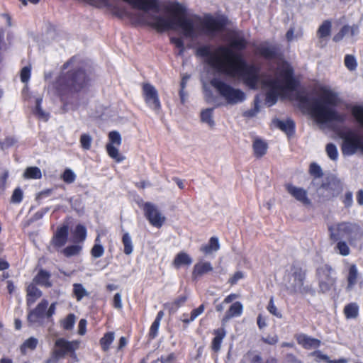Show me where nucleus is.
Masks as SVG:
<instances>
[{
    "label": "nucleus",
    "mask_w": 363,
    "mask_h": 363,
    "mask_svg": "<svg viewBox=\"0 0 363 363\" xmlns=\"http://www.w3.org/2000/svg\"><path fill=\"white\" fill-rule=\"evenodd\" d=\"M60 84L71 94L84 91L90 84V78L84 69L69 72L60 79Z\"/></svg>",
    "instance_id": "nucleus-6"
},
{
    "label": "nucleus",
    "mask_w": 363,
    "mask_h": 363,
    "mask_svg": "<svg viewBox=\"0 0 363 363\" xmlns=\"http://www.w3.org/2000/svg\"><path fill=\"white\" fill-rule=\"evenodd\" d=\"M160 325V322L155 320L150 329V336L152 338H155L157 335Z\"/></svg>",
    "instance_id": "nucleus-54"
},
{
    "label": "nucleus",
    "mask_w": 363,
    "mask_h": 363,
    "mask_svg": "<svg viewBox=\"0 0 363 363\" xmlns=\"http://www.w3.org/2000/svg\"><path fill=\"white\" fill-rule=\"evenodd\" d=\"M298 342L307 349L318 347L320 345V340L311 338L305 335H300L297 337Z\"/></svg>",
    "instance_id": "nucleus-20"
},
{
    "label": "nucleus",
    "mask_w": 363,
    "mask_h": 363,
    "mask_svg": "<svg viewBox=\"0 0 363 363\" xmlns=\"http://www.w3.org/2000/svg\"><path fill=\"white\" fill-rule=\"evenodd\" d=\"M343 203L345 207L349 208L352 205L353 198L352 192H347L345 195Z\"/></svg>",
    "instance_id": "nucleus-61"
},
{
    "label": "nucleus",
    "mask_w": 363,
    "mask_h": 363,
    "mask_svg": "<svg viewBox=\"0 0 363 363\" xmlns=\"http://www.w3.org/2000/svg\"><path fill=\"white\" fill-rule=\"evenodd\" d=\"M68 227L63 225L57 228L55 236L52 238V244L58 247L63 246L67 240Z\"/></svg>",
    "instance_id": "nucleus-18"
},
{
    "label": "nucleus",
    "mask_w": 363,
    "mask_h": 363,
    "mask_svg": "<svg viewBox=\"0 0 363 363\" xmlns=\"http://www.w3.org/2000/svg\"><path fill=\"white\" fill-rule=\"evenodd\" d=\"M73 294L76 299L79 301L84 297L88 296L89 293L82 284L75 283L73 284Z\"/></svg>",
    "instance_id": "nucleus-30"
},
{
    "label": "nucleus",
    "mask_w": 363,
    "mask_h": 363,
    "mask_svg": "<svg viewBox=\"0 0 363 363\" xmlns=\"http://www.w3.org/2000/svg\"><path fill=\"white\" fill-rule=\"evenodd\" d=\"M23 199V191L19 189L16 188L11 196V201L14 203H20Z\"/></svg>",
    "instance_id": "nucleus-53"
},
{
    "label": "nucleus",
    "mask_w": 363,
    "mask_h": 363,
    "mask_svg": "<svg viewBox=\"0 0 363 363\" xmlns=\"http://www.w3.org/2000/svg\"><path fill=\"white\" fill-rule=\"evenodd\" d=\"M345 65L350 70H354L357 67L355 58L352 55H347L345 58Z\"/></svg>",
    "instance_id": "nucleus-51"
},
{
    "label": "nucleus",
    "mask_w": 363,
    "mask_h": 363,
    "mask_svg": "<svg viewBox=\"0 0 363 363\" xmlns=\"http://www.w3.org/2000/svg\"><path fill=\"white\" fill-rule=\"evenodd\" d=\"M258 111H259L258 108L257 106H255V108H253L252 109L245 111L243 113V116L250 118L255 116L257 115V113H258Z\"/></svg>",
    "instance_id": "nucleus-63"
},
{
    "label": "nucleus",
    "mask_w": 363,
    "mask_h": 363,
    "mask_svg": "<svg viewBox=\"0 0 363 363\" xmlns=\"http://www.w3.org/2000/svg\"><path fill=\"white\" fill-rule=\"evenodd\" d=\"M358 277V270L355 264L350 265L347 276V288L352 289L357 283Z\"/></svg>",
    "instance_id": "nucleus-28"
},
{
    "label": "nucleus",
    "mask_w": 363,
    "mask_h": 363,
    "mask_svg": "<svg viewBox=\"0 0 363 363\" xmlns=\"http://www.w3.org/2000/svg\"><path fill=\"white\" fill-rule=\"evenodd\" d=\"M142 91L143 96L147 106L155 113L158 114L161 110V103L156 88L150 83H143Z\"/></svg>",
    "instance_id": "nucleus-10"
},
{
    "label": "nucleus",
    "mask_w": 363,
    "mask_h": 363,
    "mask_svg": "<svg viewBox=\"0 0 363 363\" xmlns=\"http://www.w3.org/2000/svg\"><path fill=\"white\" fill-rule=\"evenodd\" d=\"M331 23L329 21H325L319 28L318 35L319 38H324L330 34Z\"/></svg>",
    "instance_id": "nucleus-40"
},
{
    "label": "nucleus",
    "mask_w": 363,
    "mask_h": 363,
    "mask_svg": "<svg viewBox=\"0 0 363 363\" xmlns=\"http://www.w3.org/2000/svg\"><path fill=\"white\" fill-rule=\"evenodd\" d=\"M258 50L260 55L267 58L274 57L277 52L276 48L268 43L261 45Z\"/></svg>",
    "instance_id": "nucleus-29"
},
{
    "label": "nucleus",
    "mask_w": 363,
    "mask_h": 363,
    "mask_svg": "<svg viewBox=\"0 0 363 363\" xmlns=\"http://www.w3.org/2000/svg\"><path fill=\"white\" fill-rule=\"evenodd\" d=\"M41 101H42L41 98L38 99L36 100V105H35V108L34 110V114L39 119L43 120L44 121H47L49 118V114L42 109V108L40 106Z\"/></svg>",
    "instance_id": "nucleus-36"
},
{
    "label": "nucleus",
    "mask_w": 363,
    "mask_h": 363,
    "mask_svg": "<svg viewBox=\"0 0 363 363\" xmlns=\"http://www.w3.org/2000/svg\"><path fill=\"white\" fill-rule=\"evenodd\" d=\"M31 67L30 66H26L22 68L20 72L21 81L23 83H28L30 77Z\"/></svg>",
    "instance_id": "nucleus-46"
},
{
    "label": "nucleus",
    "mask_w": 363,
    "mask_h": 363,
    "mask_svg": "<svg viewBox=\"0 0 363 363\" xmlns=\"http://www.w3.org/2000/svg\"><path fill=\"white\" fill-rule=\"evenodd\" d=\"M297 100L299 106L307 111L320 128H325L332 122H342L345 119V116L334 108L339 102V98L329 88L321 87L315 96L299 94Z\"/></svg>",
    "instance_id": "nucleus-3"
},
{
    "label": "nucleus",
    "mask_w": 363,
    "mask_h": 363,
    "mask_svg": "<svg viewBox=\"0 0 363 363\" xmlns=\"http://www.w3.org/2000/svg\"><path fill=\"white\" fill-rule=\"evenodd\" d=\"M204 311L203 305H201L199 308L192 311L191 313L190 320H194Z\"/></svg>",
    "instance_id": "nucleus-60"
},
{
    "label": "nucleus",
    "mask_w": 363,
    "mask_h": 363,
    "mask_svg": "<svg viewBox=\"0 0 363 363\" xmlns=\"http://www.w3.org/2000/svg\"><path fill=\"white\" fill-rule=\"evenodd\" d=\"M334 250L336 253L344 257L349 256L351 252L348 244L343 240L337 241Z\"/></svg>",
    "instance_id": "nucleus-27"
},
{
    "label": "nucleus",
    "mask_w": 363,
    "mask_h": 363,
    "mask_svg": "<svg viewBox=\"0 0 363 363\" xmlns=\"http://www.w3.org/2000/svg\"><path fill=\"white\" fill-rule=\"evenodd\" d=\"M114 340V333H107L104 335V336L101 339L100 344L104 351H108L110 345L113 342Z\"/></svg>",
    "instance_id": "nucleus-37"
},
{
    "label": "nucleus",
    "mask_w": 363,
    "mask_h": 363,
    "mask_svg": "<svg viewBox=\"0 0 363 363\" xmlns=\"http://www.w3.org/2000/svg\"><path fill=\"white\" fill-rule=\"evenodd\" d=\"M23 177L25 179H37L42 177L40 169L37 167H30L26 169Z\"/></svg>",
    "instance_id": "nucleus-32"
},
{
    "label": "nucleus",
    "mask_w": 363,
    "mask_h": 363,
    "mask_svg": "<svg viewBox=\"0 0 363 363\" xmlns=\"http://www.w3.org/2000/svg\"><path fill=\"white\" fill-rule=\"evenodd\" d=\"M79 142L81 147L84 150H88L91 148V146L92 137L87 133H84L81 135Z\"/></svg>",
    "instance_id": "nucleus-43"
},
{
    "label": "nucleus",
    "mask_w": 363,
    "mask_h": 363,
    "mask_svg": "<svg viewBox=\"0 0 363 363\" xmlns=\"http://www.w3.org/2000/svg\"><path fill=\"white\" fill-rule=\"evenodd\" d=\"M267 310L268 311L274 315V316L279 318H282V315L281 313L279 311L278 308H277V306H275L274 303V298L273 297H271L270 299H269V304L267 306Z\"/></svg>",
    "instance_id": "nucleus-47"
},
{
    "label": "nucleus",
    "mask_w": 363,
    "mask_h": 363,
    "mask_svg": "<svg viewBox=\"0 0 363 363\" xmlns=\"http://www.w3.org/2000/svg\"><path fill=\"white\" fill-rule=\"evenodd\" d=\"M342 139V151L345 155H352L360 150L363 153V140L353 131H347L341 135Z\"/></svg>",
    "instance_id": "nucleus-8"
},
{
    "label": "nucleus",
    "mask_w": 363,
    "mask_h": 363,
    "mask_svg": "<svg viewBox=\"0 0 363 363\" xmlns=\"http://www.w3.org/2000/svg\"><path fill=\"white\" fill-rule=\"evenodd\" d=\"M171 41L177 48H179V54L182 55L184 50L182 39L180 38H172Z\"/></svg>",
    "instance_id": "nucleus-55"
},
{
    "label": "nucleus",
    "mask_w": 363,
    "mask_h": 363,
    "mask_svg": "<svg viewBox=\"0 0 363 363\" xmlns=\"http://www.w3.org/2000/svg\"><path fill=\"white\" fill-rule=\"evenodd\" d=\"M48 306V301L45 299L42 300L37 305L36 308L29 313L28 316L29 322L33 323L40 322V320L45 315V310Z\"/></svg>",
    "instance_id": "nucleus-16"
},
{
    "label": "nucleus",
    "mask_w": 363,
    "mask_h": 363,
    "mask_svg": "<svg viewBox=\"0 0 363 363\" xmlns=\"http://www.w3.org/2000/svg\"><path fill=\"white\" fill-rule=\"evenodd\" d=\"M196 55L202 57L212 69L238 78L251 89L260 88L265 90L266 101L269 106L276 102L278 96L284 94L295 86L292 68L287 63L280 66L275 77L272 79L260 73L257 66L247 63L230 48L201 46L196 50Z\"/></svg>",
    "instance_id": "nucleus-1"
},
{
    "label": "nucleus",
    "mask_w": 363,
    "mask_h": 363,
    "mask_svg": "<svg viewBox=\"0 0 363 363\" xmlns=\"http://www.w3.org/2000/svg\"><path fill=\"white\" fill-rule=\"evenodd\" d=\"M122 242L124 245V253L125 255H130L133 251V246L132 239L128 233H125L122 238Z\"/></svg>",
    "instance_id": "nucleus-33"
},
{
    "label": "nucleus",
    "mask_w": 363,
    "mask_h": 363,
    "mask_svg": "<svg viewBox=\"0 0 363 363\" xmlns=\"http://www.w3.org/2000/svg\"><path fill=\"white\" fill-rule=\"evenodd\" d=\"M305 273L302 269L293 267L291 272L285 277V284L289 290L292 293H301L303 291Z\"/></svg>",
    "instance_id": "nucleus-9"
},
{
    "label": "nucleus",
    "mask_w": 363,
    "mask_h": 363,
    "mask_svg": "<svg viewBox=\"0 0 363 363\" xmlns=\"http://www.w3.org/2000/svg\"><path fill=\"white\" fill-rule=\"evenodd\" d=\"M62 179L67 184H72L75 181L76 174L70 169H66L61 176Z\"/></svg>",
    "instance_id": "nucleus-44"
},
{
    "label": "nucleus",
    "mask_w": 363,
    "mask_h": 363,
    "mask_svg": "<svg viewBox=\"0 0 363 363\" xmlns=\"http://www.w3.org/2000/svg\"><path fill=\"white\" fill-rule=\"evenodd\" d=\"M82 250V247L77 245L68 246L63 250V253L67 257L77 255Z\"/></svg>",
    "instance_id": "nucleus-45"
},
{
    "label": "nucleus",
    "mask_w": 363,
    "mask_h": 363,
    "mask_svg": "<svg viewBox=\"0 0 363 363\" xmlns=\"http://www.w3.org/2000/svg\"><path fill=\"white\" fill-rule=\"evenodd\" d=\"M16 143V140L15 138L12 137L6 138L4 141L1 142V148H8L11 146H13Z\"/></svg>",
    "instance_id": "nucleus-57"
},
{
    "label": "nucleus",
    "mask_w": 363,
    "mask_h": 363,
    "mask_svg": "<svg viewBox=\"0 0 363 363\" xmlns=\"http://www.w3.org/2000/svg\"><path fill=\"white\" fill-rule=\"evenodd\" d=\"M143 208L146 218L152 225L156 228L162 227L165 222L166 218L155 204L149 202L145 203Z\"/></svg>",
    "instance_id": "nucleus-12"
},
{
    "label": "nucleus",
    "mask_w": 363,
    "mask_h": 363,
    "mask_svg": "<svg viewBox=\"0 0 363 363\" xmlns=\"http://www.w3.org/2000/svg\"><path fill=\"white\" fill-rule=\"evenodd\" d=\"M192 262V259L186 252H181L178 253L172 262L173 266L179 269L182 266H189Z\"/></svg>",
    "instance_id": "nucleus-21"
},
{
    "label": "nucleus",
    "mask_w": 363,
    "mask_h": 363,
    "mask_svg": "<svg viewBox=\"0 0 363 363\" xmlns=\"http://www.w3.org/2000/svg\"><path fill=\"white\" fill-rule=\"evenodd\" d=\"M275 127L284 131L288 135L292 134L294 131V123L290 120L281 121L276 119L273 121Z\"/></svg>",
    "instance_id": "nucleus-24"
},
{
    "label": "nucleus",
    "mask_w": 363,
    "mask_h": 363,
    "mask_svg": "<svg viewBox=\"0 0 363 363\" xmlns=\"http://www.w3.org/2000/svg\"><path fill=\"white\" fill-rule=\"evenodd\" d=\"M86 320L81 319L78 325V333L84 335L86 333Z\"/></svg>",
    "instance_id": "nucleus-62"
},
{
    "label": "nucleus",
    "mask_w": 363,
    "mask_h": 363,
    "mask_svg": "<svg viewBox=\"0 0 363 363\" xmlns=\"http://www.w3.org/2000/svg\"><path fill=\"white\" fill-rule=\"evenodd\" d=\"M113 302V306L116 309H121L122 308L123 303H122V297H121V294L117 293V294H116L114 295Z\"/></svg>",
    "instance_id": "nucleus-58"
},
{
    "label": "nucleus",
    "mask_w": 363,
    "mask_h": 363,
    "mask_svg": "<svg viewBox=\"0 0 363 363\" xmlns=\"http://www.w3.org/2000/svg\"><path fill=\"white\" fill-rule=\"evenodd\" d=\"M42 296V292L34 285L30 284L27 287V303L33 304Z\"/></svg>",
    "instance_id": "nucleus-23"
},
{
    "label": "nucleus",
    "mask_w": 363,
    "mask_h": 363,
    "mask_svg": "<svg viewBox=\"0 0 363 363\" xmlns=\"http://www.w3.org/2000/svg\"><path fill=\"white\" fill-rule=\"evenodd\" d=\"M286 188L287 192L297 201L301 203L303 206H311V201L308 198V192L306 189L293 184H287Z\"/></svg>",
    "instance_id": "nucleus-14"
},
{
    "label": "nucleus",
    "mask_w": 363,
    "mask_h": 363,
    "mask_svg": "<svg viewBox=\"0 0 363 363\" xmlns=\"http://www.w3.org/2000/svg\"><path fill=\"white\" fill-rule=\"evenodd\" d=\"M243 306L240 302H235L233 303L230 308L226 311L224 318H223V323L228 322L230 318L240 316L242 313Z\"/></svg>",
    "instance_id": "nucleus-19"
},
{
    "label": "nucleus",
    "mask_w": 363,
    "mask_h": 363,
    "mask_svg": "<svg viewBox=\"0 0 363 363\" xmlns=\"http://www.w3.org/2000/svg\"><path fill=\"white\" fill-rule=\"evenodd\" d=\"M352 115L363 127V106H355L352 111Z\"/></svg>",
    "instance_id": "nucleus-49"
},
{
    "label": "nucleus",
    "mask_w": 363,
    "mask_h": 363,
    "mask_svg": "<svg viewBox=\"0 0 363 363\" xmlns=\"http://www.w3.org/2000/svg\"><path fill=\"white\" fill-rule=\"evenodd\" d=\"M344 313L347 318H356L358 314V306L355 303L348 304L345 307Z\"/></svg>",
    "instance_id": "nucleus-38"
},
{
    "label": "nucleus",
    "mask_w": 363,
    "mask_h": 363,
    "mask_svg": "<svg viewBox=\"0 0 363 363\" xmlns=\"http://www.w3.org/2000/svg\"><path fill=\"white\" fill-rule=\"evenodd\" d=\"M311 355L315 357V360L316 362L325 361L328 362V361H330L329 357L320 351L314 352L311 354Z\"/></svg>",
    "instance_id": "nucleus-56"
},
{
    "label": "nucleus",
    "mask_w": 363,
    "mask_h": 363,
    "mask_svg": "<svg viewBox=\"0 0 363 363\" xmlns=\"http://www.w3.org/2000/svg\"><path fill=\"white\" fill-rule=\"evenodd\" d=\"M86 237V230L84 226L78 225L74 231V240L76 242H83Z\"/></svg>",
    "instance_id": "nucleus-39"
},
{
    "label": "nucleus",
    "mask_w": 363,
    "mask_h": 363,
    "mask_svg": "<svg viewBox=\"0 0 363 363\" xmlns=\"http://www.w3.org/2000/svg\"><path fill=\"white\" fill-rule=\"evenodd\" d=\"M34 281L45 286L49 287L51 286V283L49 281V274L45 271L39 272L35 277Z\"/></svg>",
    "instance_id": "nucleus-34"
},
{
    "label": "nucleus",
    "mask_w": 363,
    "mask_h": 363,
    "mask_svg": "<svg viewBox=\"0 0 363 363\" xmlns=\"http://www.w3.org/2000/svg\"><path fill=\"white\" fill-rule=\"evenodd\" d=\"M38 340L34 337H30L26 340L21 347L23 353H26L27 350H33L36 347Z\"/></svg>",
    "instance_id": "nucleus-42"
},
{
    "label": "nucleus",
    "mask_w": 363,
    "mask_h": 363,
    "mask_svg": "<svg viewBox=\"0 0 363 363\" xmlns=\"http://www.w3.org/2000/svg\"><path fill=\"white\" fill-rule=\"evenodd\" d=\"M328 228L330 240L337 241L347 239L350 245L361 240L363 235L362 228L351 222H336L329 225Z\"/></svg>",
    "instance_id": "nucleus-5"
},
{
    "label": "nucleus",
    "mask_w": 363,
    "mask_h": 363,
    "mask_svg": "<svg viewBox=\"0 0 363 363\" xmlns=\"http://www.w3.org/2000/svg\"><path fill=\"white\" fill-rule=\"evenodd\" d=\"M326 152L328 156L333 160H336L338 157L337 149L333 144L327 145Z\"/></svg>",
    "instance_id": "nucleus-48"
},
{
    "label": "nucleus",
    "mask_w": 363,
    "mask_h": 363,
    "mask_svg": "<svg viewBox=\"0 0 363 363\" xmlns=\"http://www.w3.org/2000/svg\"><path fill=\"white\" fill-rule=\"evenodd\" d=\"M168 16L154 17L152 24L160 31L179 30L184 38L194 40L202 33L211 35L225 26L223 18L206 16L203 20L197 17H184L185 8L174 2L167 6Z\"/></svg>",
    "instance_id": "nucleus-2"
},
{
    "label": "nucleus",
    "mask_w": 363,
    "mask_h": 363,
    "mask_svg": "<svg viewBox=\"0 0 363 363\" xmlns=\"http://www.w3.org/2000/svg\"><path fill=\"white\" fill-rule=\"evenodd\" d=\"M220 248L218 239L212 237L208 242L201 247V250L206 255H211L213 252H217Z\"/></svg>",
    "instance_id": "nucleus-22"
},
{
    "label": "nucleus",
    "mask_w": 363,
    "mask_h": 363,
    "mask_svg": "<svg viewBox=\"0 0 363 363\" xmlns=\"http://www.w3.org/2000/svg\"><path fill=\"white\" fill-rule=\"evenodd\" d=\"M268 145L266 142L255 139L253 143V150L256 157H260L264 155L267 151Z\"/></svg>",
    "instance_id": "nucleus-25"
},
{
    "label": "nucleus",
    "mask_w": 363,
    "mask_h": 363,
    "mask_svg": "<svg viewBox=\"0 0 363 363\" xmlns=\"http://www.w3.org/2000/svg\"><path fill=\"white\" fill-rule=\"evenodd\" d=\"M76 317L74 314H69L63 320H62V325L65 330H72L74 325Z\"/></svg>",
    "instance_id": "nucleus-41"
},
{
    "label": "nucleus",
    "mask_w": 363,
    "mask_h": 363,
    "mask_svg": "<svg viewBox=\"0 0 363 363\" xmlns=\"http://www.w3.org/2000/svg\"><path fill=\"white\" fill-rule=\"evenodd\" d=\"M56 305H57V303L55 302H54L50 306L48 310L47 311V312L45 313V316L48 318H51L55 314V310H56Z\"/></svg>",
    "instance_id": "nucleus-64"
},
{
    "label": "nucleus",
    "mask_w": 363,
    "mask_h": 363,
    "mask_svg": "<svg viewBox=\"0 0 363 363\" xmlns=\"http://www.w3.org/2000/svg\"><path fill=\"white\" fill-rule=\"evenodd\" d=\"M104 253V249L103 246L99 243H95V245L93 246L91 254L93 257L94 258H99L101 257Z\"/></svg>",
    "instance_id": "nucleus-50"
},
{
    "label": "nucleus",
    "mask_w": 363,
    "mask_h": 363,
    "mask_svg": "<svg viewBox=\"0 0 363 363\" xmlns=\"http://www.w3.org/2000/svg\"><path fill=\"white\" fill-rule=\"evenodd\" d=\"M225 336V330L223 328L215 331V337L212 342V349L215 352L219 351L223 339Z\"/></svg>",
    "instance_id": "nucleus-26"
},
{
    "label": "nucleus",
    "mask_w": 363,
    "mask_h": 363,
    "mask_svg": "<svg viewBox=\"0 0 363 363\" xmlns=\"http://www.w3.org/2000/svg\"><path fill=\"white\" fill-rule=\"evenodd\" d=\"M80 342L77 340L67 341L63 338H60L55 342L57 349L54 352L55 359L61 358L68 352H72L79 347Z\"/></svg>",
    "instance_id": "nucleus-13"
},
{
    "label": "nucleus",
    "mask_w": 363,
    "mask_h": 363,
    "mask_svg": "<svg viewBox=\"0 0 363 363\" xmlns=\"http://www.w3.org/2000/svg\"><path fill=\"white\" fill-rule=\"evenodd\" d=\"M212 112L213 109L207 108L202 111L201 113V121L206 123L210 127H213L214 125Z\"/></svg>",
    "instance_id": "nucleus-35"
},
{
    "label": "nucleus",
    "mask_w": 363,
    "mask_h": 363,
    "mask_svg": "<svg viewBox=\"0 0 363 363\" xmlns=\"http://www.w3.org/2000/svg\"><path fill=\"white\" fill-rule=\"evenodd\" d=\"M211 86L228 105L235 106L242 103L246 99V94L242 90L230 86L220 79L213 78L209 83L203 82L204 96L208 103L215 104L217 101V98L211 90Z\"/></svg>",
    "instance_id": "nucleus-4"
},
{
    "label": "nucleus",
    "mask_w": 363,
    "mask_h": 363,
    "mask_svg": "<svg viewBox=\"0 0 363 363\" xmlns=\"http://www.w3.org/2000/svg\"><path fill=\"white\" fill-rule=\"evenodd\" d=\"M263 341L267 344L274 345L278 342L279 337L277 335H267L266 337L263 338Z\"/></svg>",
    "instance_id": "nucleus-59"
},
{
    "label": "nucleus",
    "mask_w": 363,
    "mask_h": 363,
    "mask_svg": "<svg viewBox=\"0 0 363 363\" xmlns=\"http://www.w3.org/2000/svg\"><path fill=\"white\" fill-rule=\"evenodd\" d=\"M357 32V27H350V26H344L340 31L336 34L333 40L336 42L341 40L344 36L350 34L351 36H353Z\"/></svg>",
    "instance_id": "nucleus-31"
},
{
    "label": "nucleus",
    "mask_w": 363,
    "mask_h": 363,
    "mask_svg": "<svg viewBox=\"0 0 363 363\" xmlns=\"http://www.w3.org/2000/svg\"><path fill=\"white\" fill-rule=\"evenodd\" d=\"M213 268L209 262L201 259L194 265L192 274L195 278L200 277L213 271Z\"/></svg>",
    "instance_id": "nucleus-17"
},
{
    "label": "nucleus",
    "mask_w": 363,
    "mask_h": 363,
    "mask_svg": "<svg viewBox=\"0 0 363 363\" xmlns=\"http://www.w3.org/2000/svg\"><path fill=\"white\" fill-rule=\"evenodd\" d=\"M320 288L323 292L328 291L334 284V279L331 276L330 269L323 267L318 270Z\"/></svg>",
    "instance_id": "nucleus-15"
},
{
    "label": "nucleus",
    "mask_w": 363,
    "mask_h": 363,
    "mask_svg": "<svg viewBox=\"0 0 363 363\" xmlns=\"http://www.w3.org/2000/svg\"><path fill=\"white\" fill-rule=\"evenodd\" d=\"M122 143V138L118 131H111L108 133V143L106 145L108 155L117 162L124 160L125 157L119 152V146Z\"/></svg>",
    "instance_id": "nucleus-11"
},
{
    "label": "nucleus",
    "mask_w": 363,
    "mask_h": 363,
    "mask_svg": "<svg viewBox=\"0 0 363 363\" xmlns=\"http://www.w3.org/2000/svg\"><path fill=\"white\" fill-rule=\"evenodd\" d=\"M245 40L240 36L235 38L231 42V46L237 49L243 48L245 46Z\"/></svg>",
    "instance_id": "nucleus-52"
},
{
    "label": "nucleus",
    "mask_w": 363,
    "mask_h": 363,
    "mask_svg": "<svg viewBox=\"0 0 363 363\" xmlns=\"http://www.w3.org/2000/svg\"><path fill=\"white\" fill-rule=\"evenodd\" d=\"M342 189L341 181L333 175L325 179L321 186L317 189V194L323 199L329 200L339 195Z\"/></svg>",
    "instance_id": "nucleus-7"
}]
</instances>
